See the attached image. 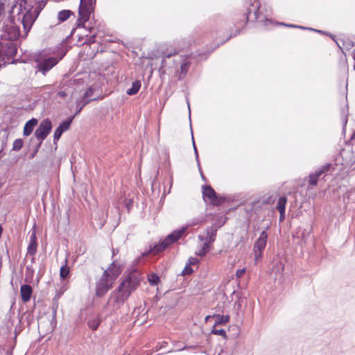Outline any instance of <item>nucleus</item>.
Masks as SVG:
<instances>
[{
  "label": "nucleus",
  "mask_w": 355,
  "mask_h": 355,
  "mask_svg": "<svg viewBox=\"0 0 355 355\" xmlns=\"http://www.w3.org/2000/svg\"><path fill=\"white\" fill-rule=\"evenodd\" d=\"M268 229L269 226H267L266 229L261 232L259 238L256 240L254 244L253 251L254 252L256 259H261L263 257V251L266 248L268 238V235L266 232Z\"/></svg>",
  "instance_id": "obj_8"
},
{
  "label": "nucleus",
  "mask_w": 355,
  "mask_h": 355,
  "mask_svg": "<svg viewBox=\"0 0 355 355\" xmlns=\"http://www.w3.org/2000/svg\"><path fill=\"white\" fill-rule=\"evenodd\" d=\"M244 6L246 9V11L243 15V19L239 21L236 20L234 24V26L236 28L235 33L230 34L224 42L220 43V44H224L230 38L239 35L241 32V30L246 25L247 22L248 21H260L263 23V25L266 27L270 24H273L272 21L267 17V15L263 14V12L260 10L261 3L259 0H254L253 1H252V0L247 1L245 3Z\"/></svg>",
  "instance_id": "obj_2"
},
{
  "label": "nucleus",
  "mask_w": 355,
  "mask_h": 355,
  "mask_svg": "<svg viewBox=\"0 0 355 355\" xmlns=\"http://www.w3.org/2000/svg\"><path fill=\"white\" fill-rule=\"evenodd\" d=\"M38 121L35 118L28 120L24 126L23 135L25 137L29 136L33 131L34 128L37 125Z\"/></svg>",
  "instance_id": "obj_17"
},
{
  "label": "nucleus",
  "mask_w": 355,
  "mask_h": 355,
  "mask_svg": "<svg viewBox=\"0 0 355 355\" xmlns=\"http://www.w3.org/2000/svg\"><path fill=\"white\" fill-rule=\"evenodd\" d=\"M6 145V142L4 141H2L1 148L0 149V154H1V152L3 150ZM0 157H1V155H0Z\"/></svg>",
  "instance_id": "obj_59"
},
{
  "label": "nucleus",
  "mask_w": 355,
  "mask_h": 355,
  "mask_svg": "<svg viewBox=\"0 0 355 355\" xmlns=\"http://www.w3.org/2000/svg\"><path fill=\"white\" fill-rule=\"evenodd\" d=\"M198 262H199V260L197 258L190 257L188 259V262L187 263L189 264V266H194V265L198 264Z\"/></svg>",
  "instance_id": "obj_41"
},
{
  "label": "nucleus",
  "mask_w": 355,
  "mask_h": 355,
  "mask_svg": "<svg viewBox=\"0 0 355 355\" xmlns=\"http://www.w3.org/2000/svg\"><path fill=\"white\" fill-rule=\"evenodd\" d=\"M59 297H60V294H57L53 299L52 310H53V317H55L56 311H57V309H58V298Z\"/></svg>",
  "instance_id": "obj_36"
},
{
  "label": "nucleus",
  "mask_w": 355,
  "mask_h": 355,
  "mask_svg": "<svg viewBox=\"0 0 355 355\" xmlns=\"http://www.w3.org/2000/svg\"><path fill=\"white\" fill-rule=\"evenodd\" d=\"M322 175V173H321V171L318 168L315 170L314 173H310L309 175V184L311 186H316L318 182V179Z\"/></svg>",
  "instance_id": "obj_22"
},
{
  "label": "nucleus",
  "mask_w": 355,
  "mask_h": 355,
  "mask_svg": "<svg viewBox=\"0 0 355 355\" xmlns=\"http://www.w3.org/2000/svg\"><path fill=\"white\" fill-rule=\"evenodd\" d=\"M63 55L57 58L53 56L44 57L42 53L34 55L33 60L36 63L35 69L36 72H40L43 76H46L53 67L62 58Z\"/></svg>",
  "instance_id": "obj_4"
},
{
  "label": "nucleus",
  "mask_w": 355,
  "mask_h": 355,
  "mask_svg": "<svg viewBox=\"0 0 355 355\" xmlns=\"http://www.w3.org/2000/svg\"><path fill=\"white\" fill-rule=\"evenodd\" d=\"M217 326L213 325V327L211 331V334L218 335L222 336L224 339L227 340L228 338V336L226 334V331L224 329H217Z\"/></svg>",
  "instance_id": "obj_28"
},
{
  "label": "nucleus",
  "mask_w": 355,
  "mask_h": 355,
  "mask_svg": "<svg viewBox=\"0 0 355 355\" xmlns=\"http://www.w3.org/2000/svg\"><path fill=\"white\" fill-rule=\"evenodd\" d=\"M350 139L352 140H354L355 139V131L353 132V133L352 134L351 137H350Z\"/></svg>",
  "instance_id": "obj_64"
},
{
  "label": "nucleus",
  "mask_w": 355,
  "mask_h": 355,
  "mask_svg": "<svg viewBox=\"0 0 355 355\" xmlns=\"http://www.w3.org/2000/svg\"><path fill=\"white\" fill-rule=\"evenodd\" d=\"M73 12L70 10H60L58 14V19L59 22H64L67 21Z\"/></svg>",
  "instance_id": "obj_26"
},
{
  "label": "nucleus",
  "mask_w": 355,
  "mask_h": 355,
  "mask_svg": "<svg viewBox=\"0 0 355 355\" xmlns=\"http://www.w3.org/2000/svg\"><path fill=\"white\" fill-rule=\"evenodd\" d=\"M176 53H177V52H176V51L171 52V53H166V54L164 55V60H162V67H164V63L165 62V61H166V60H165V59H166V58H171V56H173V55H175Z\"/></svg>",
  "instance_id": "obj_45"
},
{
  "label": "nucleus",
  "mask_w": 355,
  "mask_h": 355,
  "mask_svg": "<svg viewBox=\"0 0 355 355\" xmlns=\"http://www.w3.org/2000/svg\"><path fill=\"white\" fill-rule=\"evenodd\" d=\"M114 282L99 279L96 284V295L101 297L104 296L112 287Z\"/></svg>",
  "instance_id": "obj_12"
},
{
  "label": "nucleus",
  "mask_w": 355,
  "mask_h": 355,
  "mask_svg": "<svg viewBox=\"0 0 355 355\" xmlns=\"http://www.w3.org/2000/svg\"><path fill=\"white\" fill-rule=\"evenodd\" d=\"M210 203L214 206H220L223 204L225 201V198L216 194V197L209 199Z\"/></svg>",
  "instance_id": "obj_29"
},
{
  "label": "nucleus",
  "mask_w": 355,
  "mask_h": 355,
  "mask_svg": "<svg viewBox=\"0 0 355 355\" xmlns=\"http://www.w3.org/2000/svg\"><path fill=\"white\" fill-rule=\"evenodd\" d=\"M121 279L119 286L111 295L114 303L119 306L123 304L130 295L139 287L144 277L138 269L129 268L125 271Z\"/></svg>",
  "instance_id": "obj_1"
},
{
  "label": "nucleus",
  "mask_w": 355,
  "mask_h": 355,
  "mask_svg": "<svg viewBox=\"0 0 355 355\" xmlns=\"http://www.w3.org/2000/svg\"><path fill=\"white\" fill-rule=\"evenodd\" d=\"M279 221H283L285 219V211H279Z\"/></svg>",
  "instance_id": "obj_53"
},
{
  "label": "nucleus",
  "mask_w": 355,
  "mask_h": 355,
  "mask_svg": "<svg viewBox=\"0 0 355 355\" xmlns=\"http://www.w3.org/2000/svg\"><path fill=\"white\" fill-rule=\"evenodd\" d=\"M68 259L67 257L64 259V263L61 266L60 269V277L62 280H65L69 277L70 274V268L67 266Z\"/></svg>",
  "instance_id": "obj_21"
},
{
  "label": "nucleus",
  "mask_w": 355,
  "mask_h": 355,
  "mask_svg": "<svg viewBox=\"0 0 355 355\" xmlns=\"http://www.w3.org/2000/svg\"><path fill=\"white\" fill-rule=\"evenodd\" d=\"M331 167H332V164L331 163H327L324 165L320 167L318 169L320 171H321V173L323 174V173L329 172L330 171V169L331 168Z\"/></svg>",
  "instance_id": "obj_40"
},
{
  "label": "nucleus",
  "mask_w": 355,
  "mask_h": 355,
  "mask_svg": "<svg viewBox=\"0 0 355 355\" xmlns=\"http://www.w3.org/2000/svg\"><path fill=\"white\" fill-rule=\"evenodd\" d=\"M52 130L51 121L46 118L42 120L35 131V139L42 144V141L47 137Z\"/></svg>",
  "instance_id": "obj_7"
},
{
  "label": "nucleus",
  "mask_w": 355,
  "mask_h": 355,
  "mask_svg": "<svg viewBox=\"0 0 355 355\" xmlns=\"http://www.w3.org/2000/svg\"><path fill=\"white\" fill-rule=\"evenodd\" d=\"M213 318L215 319L214 326H219L227 324L230 322V317L229 315H220V314H214Z\"/></svg>",
  "instance_id": "obj_19"
},
{
  "label": "nucleus",
  "mask_w": 355,
  "mask_h": 355,
  "mask_svg": "<svg viewBox=\"0 0 355 355\" xmlns=\"http://www.w3.org/2000/svg\"><path fill=\"white\" fill-rule=\"evenodd\" d=\"M95 89L93 87V86H90L89 87L87 90L85 92L84 94L83 95L82 97H83L84 98L87 99V100H90L94 94V92Z\"/></svg>",
  "instance_id": "obj_37"
},
{
  "label": "nucleus",
  "mask_w": 355,
  "mask_h": 355,
  "mask_svg": "<svg viewBox=\"0 0 355 355\" xmlns=\"http://www.w3.org/2000/svg\"><path fill=\"white\" fill-rule=\"evenodd\" d=\"M96 0H80L78 18L76 21L78 28H85V24L89 19L95 9Z\"/></svg>",
  "instance_id": "obj_5"
},
{
  "label": "nucleus",
  "mask_w": 355,
  "mask_h": 355,
  "mask_svg": "<svg viewBox=\"0 0 355 355\" xmlns=\"http://www.w3.org/2000/svg\"><path fill=\"white\" fill-rule=\"evenodd\" d=\"M198 170H199V172L200 173V176H201V178L203 181L205 182H207V178H205V176L204 175L202 171V169H201V167H200V164H199V166H198Z\"/></svg>",
  "instance_id": "obj_50"
},
{
  "label": "nucleus",
  "mask_w": 355,
  "mask_h": 355,
  "mask_svg": "<svg viewBox=\"0 0 355 355\" xmlns=\"http://www.w3.org/2000/svg\"><path fill=\"white\" fill-rule=\"evenodd\" d=\"M13 324V322L10 321V320H8V324H7V329L8 331L11 330V326Z\"/></svg>",
  "instance_id": "obj_55"
},
{
  "label": "nucleus",
  "mask_w": 355,
  "mask_h": 355,
  "mask_svg": "<svg viewBox=\"0 0 355 355\" xmlns=\"http://www.w3.org/2000/svg\"><path fill=\"white\" fill-rule=\"evenodd\" d=\"M42 143L40 142H35V139L34 137H31L30 139L29 143H28V149L31 150V154L28 156V158L30 159H33L37 153H38L40 147H41Z\"/></svg>",
  "instance_id": "obj_16"
},
{
  "label": "nucleus",
  "mask_w": 355,
  "mask_h": 355,
  "mask_svg": "<svg viewBox=\"0 0 355 355\" xmlns=\"http://www.w3.org/2000/svg\"><path fill=\"white\" fill-rule=\"evenodd\" d=\"M118 252H119V250L118 249H113L112 250V256L116 255Z\"/></svg>",
  "instance_id": "obj_63"
},
{
  "label": "nucleus",
  "mask_w": 355,
  "mask_h": 355,
  "mask_svg": "<svg viewBox=\"0 0 355 355\" xmlns=\"http://www.w3.org/2000/svg\"><path fill=\"white\" fill-rule=\"evenodd\" d=\"M33 293V288L29 284H22L20 287L21 298L23 302L30 301Z\"/></svg>",
  "instance_id": "obj_14"
},
{
  "label": "nucleus",
  "mask_w": 355,
  "mask_h": 355,
  "mask_svg": "<svg viewBox=\"0 0 355 355\" xmlns=\"http://www.w3.org/2000/svg\"><path fill=\"white\" fill-rule=\"evenodd\" d=\"M101 323V320L98 318H95L91 320H89L87 322V324L89 327L92 330H96Z\"/></svg>",
  "instance_id": "obj_31"
},
{
  "label": "nucleus",
  "mask_w": 355,
  "mask_h": 355,
  "mask_svg": "<svg viewBox=\"0 0 355 355\" xmlns=\"http://www.w3.org/2000/svg\"><path fill=\"white\" fill-rule=\"evenodd\" d=\"M148 281L151 286H157L160 282L159 277L156 273H151L148 278Z\"/></svg>",
  "instance_id": "obj_33"
},
{
  "label": "nucleus",
  "mask_w": 355,
  "mask_h": 355,
  "mask_svg": "<svg viewBox=\"0 0 355 355\" xmlns=\"http://www.w3.org/2000/svg\"><path fill=\"white\" fill-rule=\"evenodd\" d=\"M74 116H69L66 120L62 121L55 130L53 134V143L55 145H57V141L60 139L62 135L70 128Z\"/></svg>",
  "instance_id": "obj_10"
},
{
  "label": "nucleus",
  "mask_w": 355,
  "mask_h": 355,
  "mask_svg": "<svg viewBox=\"0 0 355 355\" xmlns=\"http://www.w3.org/2000/svg\"><path fill=\"white\" fill-rule=\"evenodd\" d=\"M246 270L245 268H241V269H238L236 271V276L237 278H241L243 276V275L245 274Z\"/></svg>",
  "instance_id": "obj_43"
},
{
  "label": "nucleus",
  "mask_w": 355,
  "mask_h": 355,
  "mask_svg": "<svg viewBox=\"0 0 355 355\" xmlns=\"http://www.w3.org/2000/svg\"><path fill=\"white\" fill-rule=\"evenodd\" d=\"M193 272V270L189 264H186L184 269L182 270L181 275L183 276L191 275Z\"/></svg>",
  "instance_id": "obj_38"
},
{
  "label": "nucleus",
  "mask_w": 355,
  "mask_h": 355,
  "mask_svg": "<svg viewBox=\"0 0 355 355\" xmlns=\"http://www.w3.org/2000/svg\"><path fill=\"white\" fill-rule=\"evenodd\" d=\"M211 318H213V315H207L205 317V322H207Z\"/></svg>",
  "instance_id": "obj_62"
},
{
  "label": "nucleus",
  "mask_w": 355,
  "mask_h": 355,
  "mask_svg": "<svg viewBox=\"0 0 355 355\" xmlns=\"http://www.w3.org/2000/svg\"><path fill=\"white\" fill-rule=\"evenodd\" d=\"M2 30L3 34L1 38L5 39L9 42L16 41L20 35L19 28L15 24V17L10 12V15L7 19V21L3 23Z\"/></svg>",
  "instance_id": "obj_6"
},
{
  "label": "nucleus",
  "mask_w": 355,
  "mask_h": 355,
  "mask_svg": "<svg viewBox=\"0 0 355 355\" xmlns=\"http://www.w3.org/2000/svg\"><path fill=\"white\" fill-rule=\"evenodd\" d=\"M24 146V141L22 139H17L12 144V150L19 151Z\"/></svg>",
  "instance_id": "obj_34"
},
{
  "label": "nucleus",
  "mask_w": 355,
  "mask_h": 355,
  "mask_svg": "<svg viewBox=\"0 0 355 355\" xmlns=\"http://www.w3.org/2000/svg\"><path fill=\"white\" fill-rule=\"evenodd\" d=\"M327 36L330 37L334 41L336 42V36L330 33H329V35Z\"/></svg>",
  "instance_id": "obj_60"
},
{
  "label": "nucleus",
  "mask_w": 355,
  "mask_h": 355,
  "mask_svg": "<svg viewBox=\"0 0 355 355\" xmlns=\"http://www.w3.org/2000/svg\"><path fill=\"white\" fill-rule=\"evenodd\" d=\"M141 81L140 80H135L131 85V87L128 89L126 91V94L129 96H133L138 93L141 88Z\"/></svg>",
  "instance_id": "obj_24"
},
{
  "label": "nucleus",
  "mask_w": 355,
  "mask_h": 355,
  "mask_svg": "<svg viewBox=\"0 0 355 355\" xmlns=\"http://www.w3.org/2000/svg\"><path fill=\"white\" fill-rule=\"evenodd\" d=\"M218 227L216 225H212L206 229V237L199 235L198 239L201 241H207L212 243L215 241L217 234Z\"/></svg>",
  "instance_id": "obj_13"
},
{
  "label": "nucleus",
  "mask_w": 355,
  "mask_h": 355,
  "mask_svg": "<svg viewBox=\"0 0 355 355\" xmlns=\"http://www.w3.org/2000/svg\"><path fill=\"white\" fill-rule=\"evenodd\" d=\"M188 227L182 226L179 229L173 230L171 234L167 235L163 240L159 243H155L153 245H150L149 249L141 254L142 257H147L150 253L154 252L158 254L164 252L172 244L177 243L179 239L185 234Z\"/></svg>",
  "instance_id": "obj_3"
},
{
  "label": "nucleus",
  "mask_w": 355,
  "mask_h": 355,
  "mask_svg": "<svg viewBox=\"0 0 355 355\" xmlns=\"http://www.w3.org/2000/svg\"><path fill=\"white\" fill-rule=\"evenodd\" d=\"M95 42V35H93L90 36L88 39H86V41L84 42V44L88 42V43H92Z\"/></svg>",
  "instance_id": "obj_48"
},
{
  "label": "nucleus",
  "mask_w": 355,
  "mask_h": 355,
  "mask_svg": "<svg viewBox=\"0 0 355 355\" xmlns=\"http://www.w3.org/2000/svg\"><path fill=\"white\" fill-rule=\"evenodd\" d=\"M232 331H234L232 334V337L234 338H237L240 334V331H239L238 327H236V326L232 328Z\"/></svg>",
  "instance_id": "obj_44"
},
{
  "label": "nucleus",
  "mask_w": 355,
  "mask_h": 355,
  "mask_svg": "<svg viewBox=\"0 0 355 355\" xmlns=\"http://www.w3.org/2000/svg\"><path fill=\"white\" fill-rule=\"evenodd\" d=\"M37 3V0H21L19 6L17 7L16 5L12 6L10 12L12 13L15 9L17 8L18 9V15H19L23 10H24L25 12H27V11L33 12L34 7Z\"/></svg>",
  "instance_id": "obj_11"
},
{
  "label": "nucleus",
  "mask_w": 355,
  "mask_h": 355,
  "mask_svg": "<svg viewBox=\"0 0 355 355\" xmlns=\"http://www.w3.org/2000/svg\"><path fill=\"white\" fill-rule=\"evenodd\" d=\"M295 28H300V29H303V30H309V31H311L313 30V28L304 27V26H300V25H297L296 26H295Z\"/></svg>",
  "instance_id": "obj_52"
},
{
  "label": "nucleus",
  "mask_w": 355,
  "mask_h": 355,
  "mask_svg": "<svg viewBox=\"0 0 355 355\" xmlns=\"http://www.w3.org/2000/svg\"><path fill=\"white\" fill-rule=\"evenodd\" d=\"M346 106H347V105ZM347 109H348V107H347ZM342 114H345V117H344V119H343V122L344 125H346V124H347V116H348V113L347 112V113L345 114V109H343V111H342Z\"/></svg>",
  "instance_id": "obj_46"
},
{
  "label": "nucleus",
  "mask_w": 355,
  "mask_h": 355,
  "mask_svg": "<svg viewBox=\"0 0 355 355\" xmlns=\"http://www.w3.org/2000/svg\"><path fill=\"white\" fill-rule=\"evenodd\" d=\"M190 66H191V62H188V61L183 62L181 64L180 71V74L178 76V79L180 80H183L186 77Z\"/></svg>",
  "instance_id": "obj_25"
},
{
  "label": "nucleus",
  "mask_w": 355,
  "mask_h": 355,
  "mask_svg": "<svg viewBox=\"0 0 355 355\" xmlns=\"http://www.w3.org/2000/svg\"><path fill=\"white\" fill-rule=\"evenodd\" d=\"M102 98H103L101 96H97V97L92 98L90 100H91V102H92V101H99V100H101Z\"/></svg>",
  "instance_id": "obj_58"
},
{
  "label": "nucleus",
  "mask_w": 355,
  "mask_h": 355,
  "mask_svg": "<svg viewBox=\"0 0 355 355\" xmlns=\"http://www.w3.org/2000/svg\"><path fill=\"white\" fill-rule=\"evenodd\" d=\"M202 198L205 200L206 198L209 200L213 198V197H216V194L217 193L215 190L210 185H202Z\"/></svg>",
  "instance_id": "obj_18"
},
{
  "label": "nucleus",
  "mask_w": 355,
  "mask_h": 355,
  "mask_svg": "<svg viewBox=\"0 0 355 355\" xmlns=\"http://www.w3.org/2000/svg\"><path fill=\"white\" fill-rule=\"evenodd\" d=\"M196 345H184L183 347L178 349V351H182V350L187 349H196Z\"/></svg>",
  "instance_id": "obj_47"
},
{
  "label": "nucleus",
  "mask_w": 355,
  "mask_h": 355,
  "mask_svg": "<svg viewBox=\"0 0 355 355\" xmlns=\"http://www.w3.org/2000/svg\"><path fill=\"white\" fill-rule=\"evenodd\" d=\"M109 267H112V269L110 270V272H111V280L114 282L115 279L122 272L123 265L118 263L115 260L110 263Z\"/></svg>",
  "instance_id": "obj_15"
},
{
  "label": "nucleus",
  "mask_w": 355,
  "mask_h": 355,
  "mask_svg": "<svg viewBox=\"0 0 355 355\" xmlns=\"http://www.w3.org/2000/svg\"><path fill=\"white\" fill-rule=\"evenodd\" d=\"M210 243L204 241V243L202 244V248L199 250L198 253L197 254L198 256L204 257L207 254V253L210 250Z\"/></svg>",
  "instance_id": "obj_32"
},
{
  "label": "nucleus",
  "mask_w": 355,
  "mask_h": 355,
  "mask_svg": "<svg viewBox=\"0 0 355 355\" xmlns=\"http://www.w3.org/2000/svg\"><path fill=\"white\" fill-rule=\"evenodd\" d=\"M22 61H21L19 59H13L10 63V64H17L18 62H21Z\"/></svg>",
  "instance_id": "obj_56"
},
{
  "label": "nucleus",
  "mask_w": 355,
  "mask_h": 355,
  "mask_svg": "<svg viewBox=\"0 0 355 355\" xmlns=\"http://www.w3.org/2000/svg\"><path fill=\"white\" fill-rule=\"evenodd\" d=\"M210 203L214 206H220L223 204L225 201V198L216 194V197L209 199Z\"/></svg>",
  "instance_id": "obj_30"
},
{
  "label": "nucleus",
  "mask_w": 355,
  "mask_h": 355,
  "mask_svg": "<svg viewBox=\"0 0 355 355\" xmlns=\"http://www.w3.org/2000/svg\"><path fill=\"white\" fill-rule=\"evenodd\" d=\"M44 5H45V3H44L43 1H42V2L38 1V3L34 7V10H33L34 14H37V10H38V8H41V10H42L43 9Z\"/></svg>",
  "instance_id": "obj_42"
},
{
  "label": "nucleus",
  "mask_w": 355,
  "mask_h": 355,
  "mask_svg": "<svg viewBox=\"0 0 355 355\" xmlns=\"http://www.w3.org/2000/svg\"><path fill=\"white\" fill-rule=\"evenodd\" d=\"M312 31L318 33L322 34V35H329V32H326V31H322V30H318V29L313 28V30Z\"/></svg>",
  "instance_id": "obj_51"
},
{
  "label": "nucleus",
  "mask_w": 355,
  "mask_h": 355,
  "mask_svg": "<svg viewBox=\"0 0 355 355\" xmlns=\"http://www.w3.org/2000/svg\"><path fill=\"white\" fill-rule=\"evenodd\" d=\"M187 105H188V108H189V111L190 128H191V139H192V143H193V148L194 154H195V158H196V160L197 162V164H198V166H199L200 160H199L198 152V150H197V148H196V144H195V141H194V137H193V130H192L191 121L190 105H189V102L188 99H187Z\"/></svg>",
  "instance_id": "obj_23"
},
{
  "label": "nucleus",
  "mask_w": 355,
  "mask_h": 355,
  "mask_svg": "<svg viewBox=\"0 0 355 355\" xmlns=\"http://www.w3.org/2000/svg\"><path fill=\"white\" fill-rule=\"evenodd\" d=\"M112 268V267H108V268L103 272L102 277H101L100 279L110 281L111 280V272H110V270H111Z\"/></svg>",
  "instance_id": "obj_39"
},
{
  "label": "nucleus",
  "mask_w": 355,
  "mask_h": 355,
  "mask_svg": "<svg viewBox=\"0 0 355 355\" xmlns=\"http://www.w3.org/2000/svg\"><path fill=\"white\" fill-rule=\"evenodd\" d=\"M275 24L277 25L284 26H286V25H288V24H286L284 22H275Z\"/></svg>",
  "instance_id": "obj_61"
},
{
  "label": "nucleus",
  "mask_w": 355,
  "mask_h": 355,
  "mask_svg": "<svg viewBox=\"0 0 355 355\" xmlns=\"http://www.w3.org/2000/svg\"><path fill=\"white\" fill-rule=\"evenodd\" d=\"M40 12L41 8H38V10H37V14H34V12H31L30 11H27V12L23 13V17L21 18V21L23 25L24 31L26 33V35L31 29L33 24L37 19Z\"/></svg>",
  "instance_id": "obj_9"
},
{
  "label": "nucleus",
  "mask_w": 355,
  "mask_h": 355,
  "mask_svg": "<svg viewBox=\"0 0 355 355\" xmlns=\"http://www.w3.org/2000/svg\"><path fill=\"white\" fill-rule=\"evenodd\" d=\"M3 10H4V6L3 3H0V17L1 16Z\"/></svg>",
  "instance_id": "obj_57"
},
{
  "label": "nucleus",
  "mask_w": 355,
  "mask_h": 355,
  "mask_svg": "<svg viewBox=\"0 0 355 355\" xmlns=\"http://www.w3.org/2000/svg\"><path fill=\"white\" fill-rule=\"evenodd\" d=\"M67 95V92H64V91H60L58 92V96H59L60 97H62V98H64L66 97Z\"/></svg>",
  "instance_id": "obj_54"
},
{
  "label": "nucleus",
  "mask_w": 355,
  "mask_h": 355,
  "mask_svg": "<svg viewBox=\"0 0 355 355\" xmlns=\"http://www.w3.org/2000/svg\"><path fill=\"white\" fill-rule=\"evenodd\" d=\"M37 242V237L35 232H33L31 235L30 242Z\"/></svg>",
  "instance_id": "obj_49"
},
{
  "label": "nucleus",
  "mask_w": 355,
  "mask_h": 355,
  "mask_svg": "<svg viewBox=\"0 0 355 355\" xmlns=\"http://www.w3.org/2000/svg\"><path fill=\"white\" fill-rule=\"evenodd\" d=\"M287 203V198L285 196H281L278 198L277 203V209L278 211H286V205Z\"/></svg>",
  "instance_id": "obj_27"
},
{
  "label": "nucleus",
  "mask_w": 355,
  "mask_h": 355,
  "mask_svg": "<svg viewBox=\"0 0 355 355\" xmlns=\"http://www.w3.org/2000/svg\"><path fill=\"white\" fill-rule=\"evenodd\" d=\"M37 242H30L28 246V252L31 255H35L37 252Z\"/></svg>",
  "instance_id": "obj_35"
},
{
  "label": "nucleus",
  "mask_w": 355,
  "mask_h": 355,
  "mask_svg": "<svg viewBox=\"0 0 355 355\" xmlns=\"http://www.w3.org/2000/svg\"><path fill=\"white\" fill-rule=\"evenodd\" d=\"M91 102V100H87L84 98L83 97H81L80 99H78L76 102V112L73 116L74 117L77 115H78L83 109L89 103Z\"/></svg>",
  "instance_id": "obj_20"
}]
</instances>
